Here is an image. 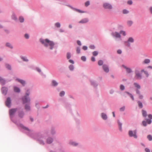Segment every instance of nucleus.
<instances>
[{
	"instance_id": "f257e3e1",
	"label": "nucleus",
	"mask_w": 152,
	"mask_h": 152,
	"mask_svg": "<svg viewBox=\"0 0 152 152\" xmlns=\"http://www.w3.org/2000/svg\"><path fill=\"white\" fill-rule=\"evenodd\" d=\"M18 109L17 108L11 109L9 110V114L11 120L16 124L18 126L22 128L26 131L25 133L31 138L36 140L40 145H44L45 142L44 140L45 137L41 132H34L33 130L29 129L28 127L24 126L23 124L13 120L14 115Z\"/></svg>"
},
{
	"instance_id": "f03ea898",
	"label": "nucleus",
	"mask_w": 152,
	"mask_h": 152,
	"mask_svg": "<svg viewBox=\"0 0 152 152\" xmlns=\"http://www.w3.org/2000/svg\"><path fill=\"white\" fill-rule=\"evenodd\" d=\"M30 93V90L28 89L26 91L25 95L21 98L23 104H25L24 106L25 109L27 111H29L31 110V99L29 96Z\"/></svg>"
},
{
	"instance_id": "7ed1b4c3",
	"label": "nucleus",
	"mask_w": 152,
	"mask_h": 152,
	"mask_svg": "<svg viewBox=\"0 0 152 152\" xmlns=\"http://www.w3.org/2000/svg\"><path fill=\"white\" fill-rule=\"evenodd\" d=\"M39 41L45 48L50 50H52L55 48L56 49L57 48L55 45L56 44L48 39H44L41 38L39 39Z\"/></svg>"
},
{
	"instance_id": "20e7f679",
	"label": "nucleus",
	"mask_w": 152,
	"mask_h": 152,
	"mask_svg": "<svg viewBox=\"0 0 152 152\" xmlns=\"http://www.w3.org/2000/svg\"><path fill=\"white\" fill-rule=\"evenodd\" d=\"M122 26L119 25L118 26V29L120 30L119 32L117 31V30L115 31H113L111 33V35L112 37L115 39H121V34L123 36H125L126 35V33L125 31L121 30L123 28Z\"/></svg>"
},
{
	"instance_id": "39448f33",
	"label": "nucleus",
	"mask_w": 152,
	"mask_h": 152,
	"mask_svg": "<svg viewBox=\"0 0 152 152\" xmlns=\"http://www.w3.org/2000/svg\"><path fill=\"white\" fill-rule=\"evenodd\" d=\"M134 38L132 37H130L128 38L126 41L124 42V43L127 47L129 48L131 46V43H134Z\"/></svg>"
},
{
	"instance_id": "423d86ee",
	"label": "nucleus",
	"mask_w": 152,
	"mask_h": 152,
	"mask_svg": "<svg viewBox=\"0 0 152 152\" xmlns=\"http://www.w3.org/2000/svg\"><path fill=\"white\" fill-rule=\"evenodd\" d=\"M137 131L135 130L134 131L129 130L128 132V135L130 137H133L134 139H137Z\"/></svg>"
},
{
	"instance_id": "0eeeda50",
	"label": "nucleus",
	"mask_w": 152,
	"mask_h": 152,
	"mask_svg": "<svg viewBox=\"0 0 152 152\" xmlns=\"http://www.w3.org/2000/svg\"><path fill=\"white\" fill-rule=\"evenodd\" d=\"M134 73L135 75L134 78L136 80H140L142 79V76L140 71L138 69H136L135 70Z\"/></svg>"
},
{
	"instance_id": "6e6552de",
	"label": "nucleus",
	"mask_w": 152,
	"mask_h": 152,
	"mask_svg": "<svg viewBox=\"0 0 152 152\" xmlns=\"http://www.w3.org/2000/svg\"><path fill=\"white\" fill-rule=\"evenodd\" d=\"M103 7L104 9L109 10H111L113 8L112 4L108 2L104 3L103 4Z\"/></svg>"
},
{
	"instance_id": "1a4fd4ad",
	"label": "nucleus",
	"mask_w": 152,
	"mask_h": 152,
	"mask_svg": "<svg viewBox=\"0 0 152 152\" xmlns=\"http://www.w3.org/2000/svg\"><path fill=\"white\" fill-rule=\"evenodd\" d=\"M68 7H69L72 9L74 11H75L77 12H78L79 13H85L86 12L81 10L79 9L75 8L72 7V6L70 5H67Z\"/></svg>"
},
{
	"instance_id": "9d476101",
	"label": "nucleus",
	"mask_w": 152,
	"mask_h": 152,
	"mask_svg": "<svg viewBox=\"0 0 152 152\" xmlns=\"http://www.w3.org/2000/svg\"><path fill=\"white\" fill-rule=\"evenodd\" d=\"M11 100L10 98V97L7 98L5 102L6 106L10 108L11 107Z\"/></svg>"
},
{
	"instance_id": "9b49d317",
	"label": "nucleus",
	"mask_w": 152,
	"mask_h": 152,
	"mask_svg": "<svg viewBox=\"0 0 152 152\" xmlns=\"http://www.w3.org/2000/svg\"><path fill=\"white\" fill-rule=\"evenodd\" d=\"M53 140H54L53 137H48L46 139V142L47 144H50L53 143Z\"/></svg>"
},
{
	"instance_id": "f8f14e48",
	"label": "nucleus",
	"mask_w": 152,
	"mask_h": 152,
	"mask_svg": "<svg viewBox=\"0 0 152 152\" xmlns=\"http://www.w3.org/2000/svg\"><path fill=\"white\" fill-rule=\"evenodd\" d=\"M102 68L104 71L106 73H108L109 71V69L108 65L106 64H104Z\"/></svg>"
},
{
	"instance_id": "ddd939ff",
	"label": "nucleus",
	"mask_w": 152,
	"mask_h": 152,
	"mask_svg": "<svg viewBox=\"0 0 152 152\" xmlns=\"http://www.w3.org/2000/svg\"><path fill=\"white\" fill-rule=\"evenodd\" d=\"M16 81L20 83L23 86H24L26 84V82L23 80L21 79L18 78H17L15 79Z\"/></svg>"
},
{
	"instance_id": "4468645a",
	"label": "nucleus",
	"mask_w": 152,
	"mask_h": 152,
	"mask_svg": "<svg viewBox=\"0 0 152 152\" xmlns=\"http://www.w3.org/2000/svg\"><path fill=\"white\" fill-rule=\"evenodd\" d=\"M122 66L126 69L127 73L129 74L133 72L132 70L130 68L124 65H123Z\"/></svg>"
},
{
	"instance_id": "2eb2a0df",
	"label": "nucleus",
	"mask_w": 152,
	"mask_h": 152,
	"mask_svg": "<svg viewBox=\"0 0 152 152\" xmlns=\"http://www.w3.org/2000/svg\"><path fill=\"white\" fill-rule=\"evenodd\" d=\"M101 117L102 118L104 121L107 120L108 119V117L107 114L104 113H101Z\"/></svg>"
},
{
	"instance_id": "dca6fc26",
	"label": "nucleus",
	"mask_w": 152,
	"mask_h": 152,
	"mask_svg": "<svg viewBox=\"0 0 152 152\" xmlns=\"http://www.w3.org/2000/svg\"><path fill=\"white\" fill-rule=\"evenodd\" d=\"M91 85L94 87L96 88L98 86V84L96 81L94 80H90Z\"/></svg>"
},
{
	"instance_id": "f3484780",
	"label": "nucleus",
	"mask_w": 152,
	"mask_h": 152,
	"mask_svg": "<svg viewBox=\"0 0 152 152\" xmlns=\"http://www.w3.org/2000/svg\"><path fill=\"white\" fill-rule=\"evenodd\" d=\"M8 91V88L7 87H2L1 88V91L2 94L4 95H6Z\"/></svg>"
},
{
	"instance_id": "a211bd4d",
	"label": "nucleus",
	"mask_w": 152,
	"mask_h": 152,
	"mask_svg": "<svg viewBox=\"0 0 152 152\" xmlns=\"http://www.w3.org/2000/svg\"><path fill=\"white\" fill-rule=\"evenodd\" d=\"M69 144L73 146H77L79 145L78 143L72 141H70L69 142Z\"/></svg>"
},
{
	"instance_id": "6ab92c4d",
	"label": "nucleus",
	"mask_w": 152,
	"mask_h": 152,
	"mask_svg": "<svg viewBox=\"0 0 152 152\" xmlns=\"http://www.w3.org/2000/svg\"><path fill=\"white\" fill-rule=\"evenodd\" d=\"M36 70L39 72L40 74L43 76V77L45 78L46 77V75L44 74L43 73L41 72V69L38 67H37Z\"/></svg>"
},
{
	"instance_id": "aec40b11",
	"label": "nucleus",
	"mask_w": 152,
	"mask_h": 152,
	"mask_svg": "<svg viewBox=\"0 0 152 152\" xmlns=\"http://www.w3.org/2000/svg\"><path fill=\"white\" fill-rule=\"evenodd\" d=\"M89 21V20L88 18H84L82 19L81 20H80V21H79V23H82V24H84V23H86L87 22H88Z\"/></svg>"
},
{
	"instance_id": "412c9836",
	"label": "nucleus",
	"mask_w": 152,
	"mask_h": 152,
	"mask_svg": "<svg viewBox=\"0 0 152 152\" xmlns=\"http://www.w3.org/2000/svg\"><path fill=\"white\" fill-rule=\"evenodd\" d=\"M5 46L10 49H12L13 48V47L12 45L9 42H7L5 45Z\"/></svg>"
},
{
	"instance_id": "4be33fe9",
	"label": "nucleus",
	"mask_w": 152,
	"mask_h": 152,
	"mask_svg": "<svg viewBox=\"0 0 152 152\" xmlns=\"http://www.w3.org/2000/svg\"><path fill=\"white\" fill-rule=\"evenodd\" d=\"M6 80L0 76V84L2 85H4L6 84Z\"/></svg>"
},
{
	"instance_id": "5701e85b",
	"label": "nucleus",
	"mask_w": 152,
	"mask_h": 152,
	"mask_svg": "<svg viewBox=\"0 0 152 152\" xmlns=\"http://www.w3.org/2000/svg\"><path fill=\"white\" fill-rule=\"evenodd\" d=\"M18 115L19 117L20 118H23L24 115V113L23 110L19 111L18 112Z\"/></svg>"
},
{
	"instance_id": "b1692460",
	"label": "nucleus",
	"mask_w": 152,
	"mask_h": 152,
	"mask_svg": "<svg viewBox=\"0 0 152 152\" xmlns=\"http://www.w3.org/2000/svg\"><path fill=\"white\" fill-rule=\"evenodd\" d=\"M50 133L51 135H54L56 134V132L54 127H51L50 130Z\"/></svg>"
},
{
	"instance_id": "393cba45",
	"label": "nucleus",
	"mask_w": 152,
	"mask_h": 152,
	"mask_svg": "<svg viewBox=\"0 0 152 152\" xmlns=\"http://www.w3.org/2000/svg\"><path fill=\"white\" fill-rule=\"evenodd\" d=\"M58 82L55 80H53L52 81L51 85L53 87H56L58 86Z\"/></svg>"
},
{
	"instance_id": "a878e982",
	"label": "nucleus",
	"mask_w": 152,
	"mask_h": 152,
	"mask_svg": "<svg viewBox=\"0 0 152 152\" xmlns=\"http://www.w3.org/2000/svg\"><path fill=\"white\" fill-rule=\"evenodd\" d=\"M117 123L119 130L121 132H122V123L119 120H117Z\"/></svg>"
},
{
	"instance_id": "bb28decb",
	"label": "nucleus",
	"mask_w": 152,
	"mask_h": 152,
	"mask_svg": "<svg viewBox=\"0 0 152 152\" xmlns=\"http://www.w3.org/2000/svg\"><path fill=\"white\" fill-rule=\"evenodd\" d=\"M20 58L22 60L24 61L28 62V60L27 58V57L26 56H20Z\"/></svg>"
},
{
	"instance_id": "cd10ccee",
	"label": "nucleus",
	"mask_w": 152,
	"mask_h": 152,
	"mask_svg": "<svg viewBox=\"0 0 152 152\" xmlns=\"http://www.w3.org/2000/svg\"><path fill=\"white\" fill-rule=\"evenodd\" d=\"M14 91L15 92L18 93H20V89L16 86L14 87Z\"/></svg>"
},
{
	"instance_id": "c85d7f7f",
	"label": "nucleus",
	"mask_w": 152,
	"mask_h": 152,
	"mask_svg": "<svg viewBox=\"0 0 152 152\" xmlns=\"http://www.w3.org/2000/svg\"><path fill=\"white\" fill-rule=\"evenodd\" d=\"M134 87L137 88V89H140L141 88L140 85L137 83H134Z\"/></svg>"
},
{
	"instance_id": "c756f323",
	"label": "nucleus",
	"mask_w": 152,
	"mask_h": 152,
	"mask_svg": "<svg viewBox=\"0 0 152 152\" xmlns=\"http://www.w3.org/2000/svg\"><path fill=\"white\" fill-rule=\"evenodd\" d=\"M74 66L72 64H70L69 66V70L71 71H72L74 70Z\"/></svg>"
},
{
	"instance_id": "7c9ffc66",
	"label": "nucleus",
	"mask_w": 152,
	"mask_h": 152,
	"mask_svg": "<svg viewBox=\"0 0 152 152\" xmlns=\"http://www.w3.org/2000/svg\"><path fill=\"white\" fill-rule=\"evenodd\" d=\"M150 62V60L149 59H145L143 62V64H148Z\"/></svg>"
},
{
	"instance_id": "2f4dec72",
	"label": "nucleus",
	"mask_w": 152,
	"mask_h": 152,
	"mask_svg": "<svg viewBox=\"0 0 152 152\" xmlns=\"http://www.w3.org/2000/svg\"><path fill=\"white\" fill-rule=\"evenodd\" d=\"M71 57V53L70 52H68L66 54V57L67 59H69Z\"/></svg>"
},
{
	"instance_id": "473e14b6",
	"label": "nucleus",
	"mask_w": 152,
	"mask_h": 152,
	"mask_svg": "<svg viewBox=\"0 0 152 152\" xmlns=\"http://www.w3.org/2000/svg\"><path fill=\"white\" fill-rule=\"evenodd\" d=\"M5 66H6V67L8 70H11V66L10 65L8 64H5Z\"/></svg>"
},
{
	"instance_id": "72a5a7b5",
	"label": "nucleus",
	"mask_w": 152,
	"mask_h": 152,
	"mask_svg": "<svg viewBox=\"0 0 152 152\" xmlns=\"http://www.w3.org/2000/svg\"><path fill=\"white\" fill-rule=\"evenodd\" d=\"M12 18L13 20L16 21L17 20V18L15 15L13 14L12 16Z\"/></svg>"
},
{
	"instance_id": "f704fd0d",
	"label": "nucleus",
	"mask_w": 152,
	"mask_h": 152,
	"mask_svg": "<svg viewBox=\"0 0 152 152\" xmlns=\"http://www.w3.org/2000/svg\"><path fill=\"white\" fill-rule=\"evenodd\" d=\"M137 103L139 108H142L143 107V105L142 103L139 101H138Z\"/></svg>"
},
{
	"instance_id": "c9c22d12",
	"label": "nucleus",
	"mask_w": 152,
	"mask_h": 152,
	"mask_svg": "<svg viewBox=\"0 0 152 152\" xmlns=\"http://www.w3.org/2000/svg\"><path fill=\"white\" fill-rule=\"evenodd\" d=\"M142 112L143 116L145 117H146L147 116V113L146 111L143 110H142Z\"/></svg>"
},
{
	"instance_id": "e433bc0d",
	"label": "nucleus",
	"mask_w": 152,
	"mask_h": 152,
	"mask_svg": "<svg viewBox=\"0 0 152 152\" xmlns=\"http://www.w3.org/2000/svg\"><path fill=\"white\" fill-rule=\"evenodd\" d=\"M103 64V61L102 60H99L98 61V65L99 66H102L104 64Z\"/></svg>"
},
{
	"instance_id": "4c0bfd02",
	"label": "nucleus",
	"mask_w": 152,
	"mask_h": 152,
	"mask_svg": "<svg viewBox=\"0 0 152 152\" xmlns=\"http://www.w3.org/2000/svg\"><path fill=\"white\" fill-rule=\"evenodd\" d=\"M133 23V22L132 20H129L127 22V24L129 26H131Z\"/></svg>"
},
{
	"instance_id": "58836bf2",
	"label": "nucleus",
	"mask_w": 152,
	"mask_h": 152,
	"mask_svg": "<svg viewBox=\"0 0 152 152\" xmlns=\"http://www.w3.org/2000/svg\"><path fill=\"white\" fill-rule=\"evenodd\" d=\"M19 20L20 23H23L24 21V18L22 16H20L19 18Z\"/></svg>"
},
{
	"instance_id": "ea45409f",
	"label": "nucleus",
	"mask_w": 152,
	"mask_h": 152,
	"mask_svg": "<svg viewBox=\"0 0 152 152\" xmlns=\"http://www.w3.org/2000/svg\"><path fill=\"white\" fill-rule=\"evenodd\" d=\"M120 88L121 91H123L125 89V87L124 85L121 84L120 86Z\"/></svg>"
},
{
	"instance_id": "a19ab883",
	"label": "nucleus",
	"mask_w": 152,
	"mask_h": 152,
	"mask_svg": "<svg viewBox=\"0 0 152 152\" xmlns=\"http://www.w3.org/2000/svg\"><path fill=\"white\" fill-rule=\"evenodd\" d=\"M55 26L57 28H60L61 27V24L59 22H57L55 23Z\"/></svg>"
},
{
	"instance_id": "79ce46f5",
	"label": "nucleus",
	"mask_w": 152,
	"mask_h": 152,
	"mask_svg": "<svg viewBox=\"0 0 152 152\" xmlns=\"http://www.w3.org/2000/svg\"><path fill=\"white\" fill-rule=\"evenodd\" d=\"M129 12V11L126 9H124L122 11V13L123 14H127Z\"/></svg>"
},
{
	"instance_id": "37998d69",
	"label": "nucleus",
	"mask_w": 152,
	"mask_h": 152,
	"mask_svg": "<svg viewBox=\"0 0 152 152\" xmlns=\"http://www.w3.org/2000/svg\"><path fill=\"white\" fill-rule=\"evenodd\" d=\"M76 52L77 54H79L80 53V49L79 47H77L76 48Z\"/></svg>"
},
{
	"instance_id": "c03bdc74",
	"label": "nucleus",
	"mask_w": 152,
	"mask_h": 152,
	"mask_svg": "<svg viewBox=\"0 0 152 152\" xmlns=\"http://www.w3.org/2000/svg\"><path fill=\"white\" fill-rule=\"evenodd\" d=\"M65 94V92L64 91H61L59 93V95L61 97L64 96Z\"/></svg>"
},
{
	"instance_id": "a18cd8bd",
	"label": "nucleus",
	"mask_w": 152,
	"mask_h": 152,
	"mask_svg": "<svg viewBox=\"0 0 152 152\" xmlns=\"http://www.w3.org/2000/svg\"><path fill=\"white\" fill-rule=\"evenodd\" d=\"M99 53L97 51H94L92 53V54L94 56H96Z\"/></svg>"
},
{
	"instance_id": "49530a36",
	"label": "nucleus",
	"mask_w": 152,
	"mask_h": 152,
	"mask_svg": "<svg viewBox=\"0 0 152 152\" xmlns=\"http://www.w3.org/2000/svg\"><path fill=\"white\" fill-rule=\"evenodd\" d=\"M147 138L150 141L152 140V136L151 135H148L147 136Z\"/></svg>"
},
{
	"instance_id": "de8ad7c7",
	"label": "nucleus",
	"mask_w": 152,
	"mask_h": 152,
	"mask_svg": "<svg viewBox=\"0 0 152 152\" xmlns=\"http://www.w3.org/2000/svg\"><path fill=\"white\" fill-rule=\"evenodd\" d=\"M146 121L148 124H151L152 122V121L151 119H146Z\"/></svg>"
},
{
	"instance_id": "09e8293b",
	"label": "nucleus",
	"mask_w": 152,
	"mask_h": 152,
	"mask_svg": "<svg viewBox=\"0 0 152 152\" xmlns=\"http://www.w3.org/2000/svg\"><path fill=\"white\" fill-rule=\"evenodd\" d=\"M81 59L83 61H86V57L85 56H81Z\"/></svg>"
},
{
	"instance_id": "8fccbe9b",
	"label": "nucleus",
	"mask_w": 152,
	"mask_h": 152,
	"mask_svg": "<svg viewBox=\"0 0 152 152\" xmlns=\"http://www.w3.org/2000/svg\"><path fill=\"white\" fill-rule=\"evenodd\" d=\"M58 152H66L64 150V149L62 148L61 147V148L58 149Z\"/></svg>"
},
{
	"instance_id": "3c124183",
	"label": "nucleus",
	"mask_w": 152,
	"mask_h": 152,
	"mask_svg": "<svg viewBox=\"0 0 152 152\" xmlns=\"http://www.w3.org/2000/svg\"><path fill=\"white\" fill-rule=\"evenodd\" d=\"M89 48L91 49H94L95 48V46L93 45H90L89 46Z\"/></svg>"
},
{
	"instance_id": "603ef678",
	"label": "nucleus",
	"mask_w": 152,
	"mask_h": 152,
	"mask_svg": "<svg viewBox=\"0 0 152 152\" xmlns=\"http://www.w3.org/2000/svg\"><path fill=\"white\" fill-rule=\"evenodd\" d=\"M125 108V106H123L120 109V111L121 112H123L124 111Z\"/></svg>"
},
{
	"instance_id": "864d4df0",
	"label": "nucleus",
	"mask_w": 152,
	"mask_h": 152,
	"mask_svg": "<svg viewBox=\"0 0 152 152\" xmlns=\"http://www.w3.org/2000/svg\"><path fill=\"white\" fill-rule=\"evenodd\" d=\"M90 5V1H88L86 2L85 3V6L86 7H88Z\"/></svg>"
},
{
	"instance_id": "5fc2aeb1",
	"label": "nucleus",
	"mask_w": 152,
	"mask_h": 152,
	"mask_svg": "<svg viewBox=\"0 0 152 152\" xmlns=\"http://www.w3.org/2000/svg\"><path fill=\"white\" fill-rule=\"evenodd\" d=\"M147 122L146 121H143L142 122V124L144 126H147Z\"/></svg>"
},
{
	"instance_id": "6e6d98bb",
	"label": "nucleus",
	"mask_w": 152,
	"mask_h": 152,
	"mask_svg": "<svg viewBox=\"0 0 152 152\" xmlns=\"http://www.w3.org/2000/svg\"><path fill=\"white\" fill-rule=\"evenodd\" d=\"M24 37L26 39H28L29 38V36L27 34H26L24 35Z\"/></svg>"
},
{
	"instance_id": "4d7b16f0",
	"label": "nucleus",
	"mask_w": 152,
	"mask_h": 152,
	"mask_svg": "<svg viewBox=\"0 0 152 152\" xmlns=\"http://www.w3.org/2000/svg\"><path fill=\"white\" fill-rule=\"evenodd\" d=\"M77 45L79 46H81L82 45L80 41L78 40L77 41Z\"/></svg>"
},
{
	"instance_id": "13d9d810",
	"label": "nucleus",
	"mask_w": 152,
	"mask_h": 152,
	"mask_svg": "<svg viewBox=\"0 0 152 152\" xmlns=\"http://www.w3.org/2000/svg\"><path fill=\"white\" fill-rule=\"evenodd\" d=\"M82 49L84 50H86L88 49V47L87 46H83L82 47Z\"/></svg>"
},
{
	"instance_id": "bf43d9fd",
	"label": "nucleus",
	"mask_w": 152,
	"mask_h": 152,
	"mask_svg": "<svg viewBox=\"0 0 152 152\" xmlns=\"http://www.w3.org/2000/svg\"><path fill=\"white\" fill-rule=\"evenodd\" d=\"M69 62L70 63H71V64H74V63H75L74 61L73 60H72V59H69Z\"/></svg>"
},
{
	"instance_id": "052dcab7",
	"label": "nucleus",
	"mask_w": 152,
	"mask_h": 152,
	"mask_svg": "<svg viewBox=\"0 0 152 152\" xmlns=\"http://www.w3.org/2000/svg\"><path fill=\"white\" fill-rule=\"evenodd\" d=\"M35 106L37 108V109H39V104L38 102H37L35 103Z\"/></svg>"
},
{
	"instance_id": "680f3d73",
	"label": "nucleus",
	"mask_w": 152,
	"mask_h": 152,
	"mask_svg": "<svg viewBox=\"0 0 152 152\" xmlns=\"http://www.w3.org/2000/svg\"><path fill=\"white\" fill-rule=\"evenodd\" d=\"M129 96L130 97V98L132 99V100L134 101V96L131 94H130L129 95Z\"/></svg>"
},
{
	"instance_id": "e2e57ef3",
	"label": "nucleus",
	"mask_w": 152,
	"mask_h": 152,
	"mask_svg": "<svg viewBox=\"0 0 152 152\" xmlns=\"http://www.w3.org/2000/svg\"><path fill=\"white\" fill-rule=\"evenodd\" d=\"M122 51L120 49H119L117 51V53L119 54H121L122 53Z\"/></svg>"
},
{
	"instance_id": "0e129e2a",
	"label": "nucleus",
	"mask_w": 152,
	"mask_h": 152,
	"mask_svg": "<svg viewBox=\"0 0 152 152\" xmlns=\"http://www.w3.org/2000/svg\"><path fill=\"white\" fill-rule=\"evenodd\" d=\"M127 4L129 5H131L132 4V0H129L128 1Z\"/></svg>"
},
{
	"instance_id": "69168bd1",
	"label": "nucleus",
	"mask_w": 152,
	"mask_h": 152,
	"mask_svg": "<svg viewBox=\"0 0 152 152\" xmlns=\"http://www.w3.org/2000/svg\"><path fill=\"white\" fill-rule=\"evenodd\" d=\"M91 61L93 62H94L95 61V59L94 57L92 56L91 58Z\"/></svg>"
},
{
	"instance_id": "338daca9",
	"label": "nucleus",
	"mask_w": 152,
	"mask_h": 152,
	"mask_svg": "<svg viewBox=\"0 0 152 152\" xmlns=\"http://www.w3.org/2000/svg\"><path fill=\"white\" fill-rule=\"evenodd\" d=\"M144 73L146 75L147 77H148L149 76V74L148 72L147 71H145Z\"/></svg>"
},
{
	"instance_id": "774afa93",
	"label": "nucleus",
	"mask_w": 152,
	"mask_h": 152,
	"mask_svg": "<svg viewBox=\"0 0 152 152\" xmlns=\"http://www.w3.org/2000/svg\"><path fill=\"white\" fill-rule=\"evenodd\" d=\"M145 151L146 152H150V149L148 148H146L145 149Z\"/></svg>"
}]
</instances>
